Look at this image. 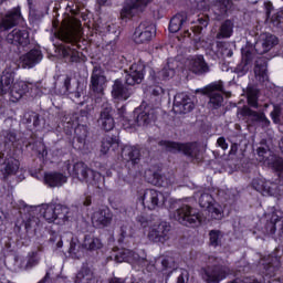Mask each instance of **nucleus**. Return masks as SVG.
I'll return each instance as SVG.
<instances>
[{
    "instance_id": "obj_1",
    "label": "nucleus",
    "mask_w": 283,
    "mask_h": 283,
    "mask_svg": "<svg viewBox=\"0 0 283 283\" xmlns=\"http://www.w3.org/2000/svg\"><path fill=\"white\" fill-rule=\"evenodd\" d=\"M40 213L49 224H52V222L55 224H65V222H70L74 218L72 209L61 203H44L40 208Z\"/></svg>"
},
{
    "instance_id": "obj_2",
    "label": "nucleus",
    "mask_w": 283,
    "mask_h": 283,
    "mask_svg": "<svg viewBox=\"0 0 283 283\" xmlns=\"http://www.w3.org/2000/svg\"><path fill=\"white\" fill-rule=\"evenodd\" d=\"M170 220H175V222L188 228L200 227V224H202V217H200V212L187 203H182L171 211Z\"/></svg>"
},
{
    "instance_id": "obj_3",
    "label": "nucleus",
    "mask_w": 283,
    "mask_h": 283,
    "mask_svg": "<svg viewBox=\"0 0 283 283\" xmlns=\"http://www.w3.org/2000/svg\"><path fill=\"white\" fill-rule=\"evenodd\" d=\"M72 176L77 178L81 182H86L88 187H95V189H101V185H103V176L101 172L92 170L87 167V165L83 161L76 163L73 166Z\"/></svg>"
},
{
    "instance_id": "obj_4",
    "label": "nucleus",
    "mask_w": 283,
    "mask_h": 283,
    "mask_svg": "<svg viewBox=\"0 0 283 283\" xmlns=\"http://www.w3.org/2000/svg\"><path fill=\"white\" fill-rule=\"evenodd\" d=\"M159 145L161 147H166V151H171L172 154H176V151H182L187 158H190V160H202V155L200 154V146L196 143L190 144H179L176 142H159Z\"/></svg>"
},
{
    "instance_id": "obj_5",
    "label": "nucleus",
    "mask_w": 283,
    "mask_h": 283,
    "mask_svg": "<svg viewBox=\"0 0 283 283\" xmlns=\"http://www.w3.org/2000/svg\"><path fill=\"white\" fill-rule=\"evenodd\" d=\"M22 211L24 213L23 222L27 234L39 235L41 229H43V222H41V219L36 217V213H39V208L34 206H25Z\"/></svg>"
},
{
    "instance_id": "obj_6",
    "label": "nucleus",
    "mask_w": 283,
    "mask_h": 283,
    "mask_svg": "<svg viewBox=\"0 0 283 283\" xmlns=\"http://www.w3.org/2000/svg\"><path fill=\"white\" fill-rule=\"evenodd\" d=\"M202 94L208 96L210 109H219L224 103V97L222 96L224 94V83L222 81L213 82L203 88Z\"/></svg>"
},
{
    "instance_id": "obj_7",
    "label": "nucleus",
    "mask_w": 283,
    "mask_h": 283,
    "mask_svg": "<svg viewBox=\"0 0 283 283\" xmlns=\"http://www.w3.org/2000/svg\"><path fill=\"white\" fill-rule=\"evenodd\" d=\"M142 205L149 211H156L165 207V195L155 189H147L142 196Z\"/></svg>"
},
{
    "instance_id": "obj_8",
    "label": "nucleus",
    "mask_w": 283,
    "mask_h": 283,
    "mask_svg": "<svg viewBox=\"0 0 283 283\" xmlns=\"http://www.w3.org/2000/svg\"><path fill=\"white\" fill-rule=\"evenodd\" d=\"M54 34L64 43H74L76 41V25L72 20H64L59 29V22L53 21Z\"/></svg>"
},
{
    "instance_id": "obj_9",
    "label": "nucleus",
    "mask_w": 283,
    "mask_h": 283,
    "mask_svg": "<svg viewBox=\"0 0 283 283\" xmlns=\"http://www.w3.org/2000/svg\"><path fill=\"white\" fill-rule=\"evenodd\" d=\"M134 116L138 127H147V125H151L156 120V109L143 102L140 106L135 108Z\"/></svg>"
},
{
    "instance_id": "obj_10",
    "label": "nucleus",
    "mask_w": 283,
    "mask_h": 283,
    "mask_svg": "<svg viewBox=\"0 0 283 283\" xmlns=\"http://www.w3.org/2000/svg\"><path fill=\"white\" fill-rule=\"evenodd\" d=\"M235 10L233 0H212L211 12L214 21H223Z\"/></svg>"
},
{
    "instance_id": "obj_11",
    "label": "nucleus",
    "mask_w": 283,
    "mask_h": 283,
    "mask_svg": "<svg viewBox=\"0 0 283 283\" xmlns=\"http://www.w3.org/2000/svg\"><path fill=\"white\" fill-rule=\"evenodd\" d=\"M133 36L137 44L149 43L156 36V25L149 21H144L135 29Z\"/></svg>"
},
{
    "instance_id": "obj_12",
    "label": "nucleus",
    "mask_w": 283,
    "mask_h": 283,
    "mask_svg": "<svg viewBox=\"0 0 283 283\" xmlns=\"http://www.w3.org/2000/svg\"><path fill=\"white\" fill-rule=\"evenodd\" d=\"M97 124L104 132H112L114 129L116 123L114 122V108L112 104L107 102L102 104Z\"/></svg>"
},
{
    "instance_id": "obj_13",
    "label": "nucleus",
    "mask_w": 283,
    "mask_h": 283,
    "mask_svg": "<svg viewBox=\"0 0 283 283\" xmlns=\"http://www.w3.org/2000/svg\"><path fill=\"white\" fill-rule=\"evenodd\" d=\"M169 231H171V226L167 222L153 224L148 232V240H150V242H155L156 244H165V242L169 240Z\"/></svg>"
},
{
    "instance_id": "obj_14",
    "label": "nucleus",
    "mask_w": 283,
    "mask_h": 283,
    "mask_svg": "<svg viewBox=\"0 0 283 283\" xmlns=\"http://www.w3.org/2000/svg\"><path fill=\"white\" fill-rule=\"evenodd\" d=\"M239 114L243 118H248V123L251 125H261V127H269L271 125V120L266 118L264 112L253 111L249 106L240 108Z\"/></svg>"
},
{
    "instance_id": "obj_15",
    "label": "nucleus",
    "mask_w": 283,
    "mask_h": 283,
    "mask_svg": "<svg viewBox=\"0 0 283 283\" xmlns=\"http://www.w3.org/2000/svg\"><path fill=\"white\" fill-rule=\"evenodd\" d=\"M107 84V77L105 76V72L103 69L98 66H94L92 76H91V91L95 96H103L105 92V85Z\"/></svg>"
},
{
    "instance_id": "obj_16",
    "label": "nucleus",
    "mask_w": 283,
    "mask_h": 283,
    "mask_svg": "<svg viewBox=\"0 0 283 283\" xmlns=\"http://www.w3.org/2000/svg\"><path fill=\"white\" fill-rule=\"evenodd\" d=\"M252 187L262 196H280L283 191V186L277 185L273 181H265L263 179H254L252 181Z\"/></svg>"
},
{
    "instance_id": "obj_17",
    "label": "nucleus",
    "mask_w": 283,
    "mask_h": 283,
    "mask_svg": "<svg viewBox=\"0 0 283 283\" xmlns=\"http://www.w3.org/2000/svg\"><path fill=\"white\" fill-rule=\"evenodd\" d=\"M229 273H231V270L228 266L214 265L203 270L202 277L207 283H220Z\"/></svg>"
},
{
    "instance_id": "obj_18",
    "label": "nucleus",
    "mask_w": 283,
    "mask_h": 283,
    "mask_svg": "<svg viewBox=\"0 0 283 283\" xmlns=\"http://www.w3.org/2000/svg\"><path fill=\"white\" fill-rule=\"evenodd\" d=\"M151 0H127L120 10V19H132L134 14L143 12Z\"/></svg>"
},
{
    "instance_id": "obj_19",
    "label": "nucleus",
    "mask_w": 283,
    "mask_h": 283,
    "mask_svg": "<svg viewBox=\"0 0 283 283\" xmlns=\"http://www.w3.org/2000/svg\"><path fill=\"white\" fill-rule=\"evenodd\" d=\"M145 64L138 62L133 64L128 71H126L125 83L126 85H140L145 80Z\"/></svg>"
},
{
    "instance_id": "obj_20",
    "label": "nucleus",
    "mask_w": 283,
    "mask_h": 283,
    "mask_svg": "<svg viewBox=\"0 0 283 283\" xmlns=\"http://www.w3.org/2000/svg\"><path fill=\"white\" fill-rule=\"evenodd\" d=\"M196 104L186 93H178L175 95L172 109L176 114H189L192 112Z\"/></svg>"
},
{
    "instance_id": "obj_21",
    "label": "nucleus",
    "mask_w": 283,
    "mask_h": 283,
    "mask_svg": "<svg viewBox=\"0 0 283 283\" xmlns=\"http://www.w3.org/2000/svg\"><path fill=\"white\" fill-rule=\"evenodd\" d=\"M277 43V36L271 33H263L254 43V50L256 54H266V52H271V50H273Z\"/></svg>"
},
{
    "instance_id": "obj_22",
    "label": "nucleus",
    "mask_w": 283,
    "mask_h": 283,
    "mask_svg": "<svg viewBox=\"0 0 283 283\" xmlns=\"http://www.w3.org/2000/svg\"><path fill=\"white\" fill-rule=\"evenodd\" d=\"M6 39L7 43L11 45H21L22 48L30 45V33L28 30L13 29Z\"/></svg>"
},
{
    "instance_id": "obj_23",
    "label": "nucleus",
    "mask_w": 283,
    "mask_h": 283,
    "mask_svg": "<svg viewBox=\"0 0 283 283\" xmlns=\"http://www.w3.org/2000/svg\"><path fill=\"white\" fill-rule=\"evenodd\" d=\"M260 264L262 266L263 275H269L270 277H273L282 266L280 256H265L261 260Z\"/></svg>"
},
{
    "instance_id": "obj_24",
    "label": "nucleus",
    "mask_w": 283,
    "mask_h": 283,
    "mask_svg": "<svg viewBox=\"0 0 283 283\" xmlns=\"http://www.w3.org/2000/svg\"><path fill=\"white\" fill-rule=\"evenodd\" d=\"M21 8H15L9 11L6 17L0 21V30L6 32V30H10L14 28V25H19V21H21Z\"/></svg>"
},
{
    "instance_id": "obj_25",
    "label": "nucleus",
    "mask_w": 283,
    "mask_h": 283,
    "mask_svg": "<svg viewBox=\"0 0 283 283\" xmlns=\"http://www.w3.org/2000/svg\"><path fill=\"white\" fill-rule=\"evenodd\" d=\"M113 218L114 214L109 208L99 209L98 211L94 212L92 222L98 229H105V227H109V224H112Z\"/></svg>"
},
{
    "instance_id": "obj_26",
    "label": "nucleus",
    "mask_w": 283,
    "mask_h": 283,
    "mask_svg": "<svg viewBox=\"0 0 283 283\" xmlns=\"http://www.w3.org/2000/svg\"><path fill=\"white\" fill-rule=\"evenodd\" d=\"M20 163L15 158H6L2 164H0V171L4 180H8L10 176H15L19 171Z\"/></svg>"
},
{
    "instance_id": "obj_27",
    "label": "nucleus",
    "mask_w": 283,
    "mask_h": 283,
    "mask_svg": "<svg viewBox=\"0 0 283 283\" xmlns=\"http://www.w3.org/2000/svg\"><path fill=\"white\" fill-rule=\"evenodd\" d=\"M268 67L269 62L265 60V57H259L255 60L254 76L255 80L259 81V83H264L265 81H269Z\"/></svg>"
},
{
    "instance_id": "obj_28",
    "label": "nucleus",
    "mask_w": 283,
    "mask_h": 283,
    "mask_svg": "<svg viewBox=\"0 0 283 283\" xmlns=\"http://www.w3.org/2000/svg\"><path fill=\"white\" fill-rule=\"evenodd\" d=\"M43 54L39 50H31L29 53L21 56V66L22 67H34L36 63H41Z\"/></svg>"
},
{
    "instance_id": "obj_29",
    "label": "nucleus",
    "mask_w": 283,
    "mask_h": 283,
    "mask_svg": "<svg viewBox=\"0 0 283 283\" xmlns=\"http://www.w3.org/2000/svg\"><path fill=\"white\" fill-rule=\"evenodd\" d=\"M122 158L127 160L128 165H138L140 163V149L134 146H125L122 149Z\"/></svg>"
},
{
    "instance_id": "obj_30",
    "label": "nucleus",
    "mask_w": 283,
    "mask_h": 283,
    "mask_svg": "<svg viewBox=\"0 0 283 283\" xmlns=\"http://www.w3.org/2000/svg\"><path fill=\"white\" fill-rule=\"evenodd\" d=\"M67 182V176L61 172H45L44 174V184L48 187H63Z\"/></svg>"
},
{
    "instance_id": "obj_31",
    "label": "nucleus",
    "mask_w": 283,
    "mask_h": 283,
    "mask_svg": "<svg viewBox=\"0 0 283 283\" xmlns=\"http://www.w3.org/2000/svg\"><path fill=\"white\" fill-rule=\"evenodd\" d=\"M275 231H279V235H282L283 219L274 213L265 224V233H268V235H275Z\"/></svg>"
},
{
    "instance_id": "obj_32",
    "label": "nucleus",
    "mask_w": 283,
    "mask_h": 283,
    "mask_svg": "<svg viewBox=\"0 0 283 283\" xmlns=\"http://www.w3.org/2000/svg\"><path fill=\"white\" fill-rule=\"evenodd\" d=\"M112 96L118 101H127L132 96V92L125 87L120 80H116L113 84Z\"/></svg>"
},
{
    "instance_id": "obj_33",
    "label": "nucleus",
    "mask_w": 283,
    "mask_h": 283,
    "mask_svg": "<svg viewBox=\"0 0 283 283\" xmlns=\"http://www.w3.org/2000/svg\"><path fill=\"white\" fill-rule=\"evenodd\" d=\"M9 92L13 103H15V101H21V98H23V94L29 92L28 83L24 81L15 82L12 87H10Z\"/></svg>"
},
{
    "instance_id": "obj_34",
    "label": "nucleus",
    "mask_w": 283,
    "mask_h": 283,
    "mask_svg": "<svg viewBox=\"0 0 283 283\" xmlns=\"http://www.w3.org/2000/svg\"><path fill=\"white\" fill-rule=\"evenodd\" d=\"M189 21L187 13L181 12L174 15L169 23V31L172 33L180 32L185 25H187V22Z\"/></svg>"
},
{
    "instance_id": "obj_35",
    "label": "nucleus",
    "mask_w": 283,
    "mask_h": 283,
    "mask_svg": "<svg viewBox=\"0 0 283 283\" xmlns=\"http://www.w3.org/2000/svg\"><path fill=\"white\" fill-rule=\"evenodd\" d=\"M233 28H235L233 19L224 20L219 27V32L217 33L216 39H231L233 35Z\"/></svg>"
},
{
    "instance_id": "obj_36",
    "label": "nucleus",
    "mask_w": 283,
    "mask_h": 283,
    "mask_svg": "<svg viewBox=\"0 0 283 283\" xmlns=\"http://www.w3.org/2000/svg\"><path fill=\"white\" fill-rule=\"evenodd\" d=\"M176 67H178V64H176V61L171 59L168 60L164 69L158 72V78H161V81L174 78V76H176Z\"/></svg>"
},
{
    "instance_id": "obj_37",
    "label": "nucleus",
    "mask_w": 283,
    "mask_h": 283,
    "mask_svg": "<svg viewBox=\"0 0 283 283\" xmlns=\"http://www.w3.org/2000/svg\"><path fill=\"white\" fill-rule=\"evenodd\" d=\"M87 139V127L84 125H78L75 128V137L73 139V145L76 149H83L85 140Z\"/></svg>"
},
{
    "instance_id": "obj_38",
    "label": "nucleus",
    "mask_w": 283,
    "mask_h": 283,
    "mask_svg": "<svg viewBox=\"0 0 283 283\" xmlns=\"http://www.w3.org/2000/svg\"><path fill=\"white\" fill-rule=\"evenodd\" d=\"M185 280H189V272L187 270H174L171 271L167 277L166 283H185Z\"/></svg>"
},
{
    "instance_id": "obj_39",
    "label": "nucleus",
    "mask_w": 283,
    "mask_h": 283,
    "mask_svg": "<svg viewBox=\"0 0 283 283\" xmlns=\"http://www.w3.org/2000/svg\"><path fill=\"white\" fill-rule=\"evenodd\" d=\"M12 83H14V73L4 71L0 78V94H8V92H10V87H12L10 86Z\"/></svg>"
},
{
    "instance_id": "obj_40",
    "label": "nucleus",
    "mask_w": 283,
    "mask_h": 283,
    "mask_svg": "<svg viewBox=\"0 0 283 283\" xmlns=\"http://www.w3.org/2000/svg\"><path fill=\"white\" fill-rule=\"evenodd\" d=\"M191 70L195 74H207L209 72V65L205 62L202 55H198L191 61Z\"/></svg>"
},
{
    "instance_id": "obj_41",
    "label": "nucleus",
    "mask_w": 283,
    "mask_h": 283,
    "mask_svg": "<svg viewBox=\"0 0 283 283\" xmlns=\"http://www.w3.org/2000/svg\"><path fill=\"white\" fill-rule=\"evenodd\" d=\"M62 56L66 63H81V53L76 49H72V46H64Z\"/></svg>"
},
{
    "instance_id": "obj_42",
    "label": "nucleus",
    "mask_w": 283,
    "mask_h": 283,
    "mask_svg": "<svg viewBox=\"0 0 283 283\" xmlns=\"http://www.w3.org/2000/svg\"><path fill=\"white\" fill-rule=\"evenodd\" d=\"M39 262H41V258H39V252H30L27 255L25 261L21 262V269H23V271H30V269H34V266H38Z\"/></svg>"
},
{
    "instance_id": "obj_43",
    "label": "nucleus",
    "mask_w": 283,
    "mask_h": 283,
    "mask_svg": "<svg viewBox=\"0 0 283 283\" xmlns=\"http://www.w3.org/2000/svg\"><path fill=\"white\" fill-rule=\"evenodd\" d=\"M82 247L86 249V251H98V249H103V242H101L98 238L85 235Z\"/></svg>"
},
{
    "instance_id": "obj_44",
    "label": "nucleus",
    "mask_w": 283,
    "mask_h": 283,
    "mask_svg": "<svg viewBox=\"0 0 283 283\" xmlns=\"http://www.w3.org/2000/svg\"><path fill=\"white\" fill-rule=\"evenodd\" d=\"M247 97H248V104L250 107H254L258 109V96H260V90L253 85H249L245 91Z\"/></svg>"
},
{
    "instance_id": "obj_45",
    "label": "nucleus",
    "mask_w": 283,
    "mask_h": 283,
    "mask_svg": "<svg viewBox=\"0 0 283 283\" xmlns=\"http://www.w3.org/2000/svg\"><path fill=\"white\" fill-rule=\"evenodd\" d=\"M118 147V137H109L106 136L103 140H102V145H101V154L103 156H107V154H109V149H112V147Z\"/></svg>"
},
{
    "instance_id": "obj_46",
    "label": "nucleus",
    "mask_w": 283,
    "mask_h": 283,
    "mask_svg": "<svg viewBox=\"0 0 283 283\" xmlns=\"http://www.w3.org/2000/svg\"><path fill=\"white\" fill-rule=\"evenodd\" d=\"M116 262H137L139 260L138 254L132 250H123L115 256Z\"/></svg>"
},
{
    "instance_id": "obj_47",
    "label": "nucleus",
    "mask_w": 283,
    "mask_h": 283,
    "mask_svg": "<svg viewBox=\"0 0 283 283\" xmlns=\"http://www.w3.org/2000/svg\"><path fill=\"white\" fill-rule=\"evenodd\" d=\"M93 280L94 273L88 268H82L75 277L76 283H92Z\"/></svg>"
},
{
    "instance_id": "obj_48",
    "label": "nucleus",
    "mask_w": 283,
    "mask_h": 283,
    "mask_svg": "<svg viewBox=\"0 0 283 283\" xmlns=\"http://www.w3.org/2000/svg\"><path fill=\"white\" fill-rule=\"evenodd\" d=\"M136 222L143 227V229H147V227H154V222H158V216L150 214H139L136 217Z\"/></svg>"
},
{
    "instance_id": "obj_49",
    "label": "nucleus",
    "mask_w": 283,
    "mask_h": 283,
    "mask_svg": "<svg viewBox=\"0 0 283 283\" xmlns=\"http://www.w3.org/2000/svg\"><path fill=\"white\" fill-rule=\"evenodd\" d=\"M268 160V165H270L272 169H275V171L279 175V178L283 180V159L277 156H270Z\"/></svg>"
},
{
    "instance_id": "obj_50",
    "label": "nucleus",
    "mask_w": 283,
    "mask_h": 283,
    "mask_svg": "<svg viewBox=\"0 0 283 283\" xmlns=\"http://www.w3.org/2000/svg\"><path fill=\"white\" fill-rule=\"evenodd\" d=\"M23 120L27 123V125L32 123L33 127H39V125H41V118L39 114L34 112H27L23 116Z\"/></svg>"
},
{
    "instance_id": "obj_51",
    "label": "nucleus",
    "mask_w": 283,
    "mask_h": 283,
    "mask_svg": "<svg viewBox=\"0 0 283 283\" xmlns=\"http://www.w3.org/2000/svg\"><path fill=\"white\" fill-rule=\"evenodd\" d=\"M199 206L209 210L213 206V197L209 192H202L199 197Z\"/></svg>"
},
{
    "instance_id": "obj_52",
    "label": "nucleus",
    "mask_w": 283,
    "mask_h": 283,
    "mask_svg": "<svg viewBox=\"0 0 283 283\" xmlns=\"http://www.w3.org/2000/svg\"><path fill=\"white\" fill-rule=\"evenodd\" d=\"M210 247H220L222 244V232L220 230H211L209 232Z\"/></svg>"
},
{
    "instance_id": "obj_53",
    "label": "nucleus",
    "mask_w": 283,
    "mask_h": 283,
    "mask_svg": "<svg viewBox=\"0 0 283 283\" xmlns=\"http://www.w3.org/2000/svg\"><path fill=\"white\" fill-rule=\"evenodd\" d=\"M209 213H211V218H213V220H222L223 218V213H222V207L212 203V206H210V208H208Z\"/></svg>"
},
{
    "instance_id": "obj_54",
    "label": "nucleus",
    "mask_w": 283,
    "mask_h": 283,
    "mask_svg": "<svg viewBox=\"0 0 283 283\" xmlns=\"http://www.w3.org/2000/svg\"><path fill=\"white\" fill-rule=\"evenodd\" d=\"M135 174L134 170L128 169V168H124L122 169V171H119L118 177L122 178V180H124V182H132V180H134L135 178Z\"/></svg>"
},
{
    "instance_id": "obj_55",
    "label": "nucleus",
    "mask_w": 283,
    "mask_h": 283,
    "mask_svg": "<svg viewBox=\"0 0 283 283\" xmlns=\"http://www.w3.org/2000/svg\"><path fill=\"white\" fill-rule=\"evenodd\" d=\"M249 70H251L249 62L242 60L241 63L237 65L234 72L239 74V76H244V74H247Z\"/></svg>"
},
{
    "instance_id": "obj_56",
    "label": "nucleus",
    "mask_w": 283,
    "mask_h": 283,
    "mask_svg": "<svg viewBox=\"0 0 283 283\" xmlns=\"http://www.w3.org/2000/svg\"><path fill=\"white\" fill-rule=\"evenodd\" d=\"M161 266L165 271H167V269H176V261H174L171 256H166L161 259Z\"/></svg>"
},
{
    "instance_id": "obj_57",
    "label": "nucleus",
    "mask_w": 283,
    "mask_h": 283,
    "mask_svg": "<svg viewBox=\"0 0 283 283\" xmlns=\"http://www.w3.org/2000/svg\"><path fill=\"white\" fill-rule=\"evenodd\" d=\"M71 85H72V77L65 76L62 88L59 91V94H61L62 96L65 94H69Z\"/></svg>"
},
{
    "instance_id": "obj_58",
    "label": "nucleus",
    "mask_w": 283,
    "mask_h": 283,
    "mask_svg": "<svg viewBox=\"0 0 283 283\" xmlns=\"http://www.w3.org/2000/svg\"><path fill=\"white\" fill-rule=\"evenodd\" d=\"M271 21L276 28H283V9L276 14L272 15Z\"/></svg>"
},
{
    "instance_id": "obj_59",
    "label": "nucleus",
    "mask_w": 283,
    "mask_h": 283,
    "mask_svg": "<svg viewBox=\"0 0 283 283\" xmlns=\"http://www.w3.org/2000/svg\"><path fill=\"white\" fill-rule=\"evenodd\" d=\"M280 116H282V107H280V105H275L271 112V118L273 123H280Z\"/></svg>"
},
{
    "instance_id": "obj_60",
    "label": "nucleus",
    "mask_w": 283,
    "mask_h": 283,
    "mask_svg": "<svg viewBox=\"0 0 283 283\" xmlns=\"http://www.w3.org/2000/svg\"><path fill=\"white\" fill-rule=\"evenodd\" d=\"M78 249H81V245L76 244L74 242V239H72L69 253L71 255H74V258H81V252L78 251Z\"/></svg>"
},
{
    "instance_id": "obj_61",
    "label": "nucleus",
    "mask_w": 283,
    "mask_h": 283,
    "mask_svg": "<svg viewBox=\"0 0 283 283\" xmlns=\"http://www.w3.org/2000/svg\"><path fill=\"white\" fill-rule=\"evenodd\" d=\"M217 48H222L221 49V54L223 56H228V57L233 56V50L227 48V43L217 42Z\"/></svg>"
},
{
    "instance_id": "obj_62",
    "label": "nucleus",
    "mask_w": 283,
    "mask_h": 283,
    "mask_svg": "<svg viewBox=\"0 0 283 283\" xmlns=\"http://www.w3.org/2000/svg\"><path fill=\"white\" fill-rule=\"evenodd\" d=\"M242 61L251 64V61H253V52H251V49H242Z\"/></svg>"
},
{
    "instance_id": "obj_63",
    "label": "nucleus",
    "mask_w": 283,
    "mask_h": 283,
    "mask_svg": "<svg viewBox=\"0 0 283 283\" xmlns=\"http://www.w3.org/2000/svg\"><path fill=\"white\" fill-rule=\"evenodd\" d=\"M197 21L199 23L198 27H197L199 32H202V29L207 28V25H209V18L208 17H201Z\"/></svg>"
},
{
    "instance_id": "obj_64",
    "label": "nucleus",
    "mask_w": 283,
    "mask_h": 283,
    "mask_svg": "<svg viewBox=\"0 0 283 283\" xmlns=\"http://www.w3.org/2000/svg\"><path fill=\"white\" fill-rule=\"evenodd\" d=\"M125 238H129V228L127 227V224H123L120 227V238H119L118 242H123V240H125Z\"/></svg>"
}]
</instances>
